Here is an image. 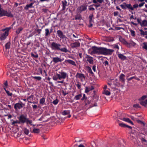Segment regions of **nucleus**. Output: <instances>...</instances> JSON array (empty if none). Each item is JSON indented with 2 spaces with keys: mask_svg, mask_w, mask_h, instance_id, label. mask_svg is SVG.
Wrapping results in <instances>:
<instances>
[{
  "mask_svg": "<svg viewBox=\"0 0 147 147\" xmlns=\"http://www.w3.org/2000/svg\"><path fill=\"white\" fill-rule=\"evenodd\" d=\"M97 49L94 51L97 53V54L100 55H111L114 52L113 49H107L106 48L96 47Z\"/></svg>",
  "mask_w": 147,
  "mask_h": 147,
  "instance_id": "1",
  "label": "nucleus"
},
{
  "mask_svg": "<svg viewBox=\"0 0 147 147\" xmlns=\"http://www.w3.org/2000/svg\"><path fill=\"white\" fill-rule=\"evenodd\" d=\"M61 45L54 42H52L51 44V47L52 50L56 51H60L61 52L67 53L69 51L65 47L61 48Z\"/></svg>",
  "mask_w": 147,
  "mask_h": 147,
  "instance_id": "2",
  "label": "nucleus"
},
{
  "mask_svg": "<svg viewBox=\"0 0 147 147\" xmlns=\"http://www.w3.org/2000/svg\"><path fill=\"white\" fill-rule=\"evenodd\" d=\"M6 16L8 17H13V14L11 13H8L7 11L2 9L0 11V16Z\"/></svg>",
  "mask_w": 147,
  "mask_h": 147,
  "instance_id": "3",
  "label": "nucleus"
},
{
  "mask_svg": "<svg viewBox=\"0 0 147 147\" xmlns=\"http://www.w3.org/2000/svg\"><path fill=\"white\" fill-rule=\"evenodd\" d=\"M59 74L56 73L57 76L59 78V80H61V79H65L67 77H68V75L67 74L64 72L61 71V72H59Z\"/></svg>",
  "mask_w": 147,
  "mask_h": 147,
  "instance_id": "4",
  "label": "nucleus"
},
{
  "mask_svg": "<svg viewBox=\"0 0 147 147\" xmlns=\"http://www.w3.org/2000/svg\"><path fill=\"white\" fill-rule=\"evenodd\" d=\"M18 119L20 123H26L27 118L26 116L22 114L20 115Z\"/></svg>",
  "mask_w": 147,
  "mask_h": 147,
  "instance_id": "5",
  "label": "nucleus"
},
{
  "mask_svg": "<svg viewBox=\"0 0 147 147\" xmlns=\"http://www.w3.org/2000/svg\"><path fill=\"white\" fill-rule=\"evenodd\" d=\"M57 34L59 37L63 39L65 38H67L63 34L62 31L61 30H57Z\"/></svg>",
  "mask_w": 147,
  "mask_h": 147,
  "instance_id": "6",
  "label": "nucleus"
},
{
  "mask_svg": "<svg viewBox=\"0 0 147 147\" xmlns=\"http://www.w3.org/2000/svg\"><path fill=\"white\" fill-rule=\"evenodd\" d=\"M25 105L23 104L22 102L21 103H17L15 104L14 107L15 109L16 110L18 109H20L21 108H22L23 106H24Z\"/></svg>",
  "mask_w": 147,
  "mask_h": 147,
  "instance_id": "7",
  "label": "nucleus"
},
{
  "mask_svg": "<svg viewBox=\"0 0 147 147\" xmlns=\"http://www.w3.org/2000/svg\"><path fill=\"white\" fill-rule=\"evenodd\" d=\"M62 61V59L58 57H53V58L52 61L55 63H57L59 62H61Z\"/></svg>",
  "mask_w": 147,
  "mask_h": 147,
  "instance_id": "8",
  "label": "nucleus"
},
{
  "mask_svg": "<svg viewBox=\"0 0 147 147\" xmlns=\"http://www.w3.org/2000/svg\"><path fill=\"white\" fill-rule=\"evenodd\" d=\"M8 35V31H6L1 36L0 39L1 40H4L6 38L7 36Z\"/></svg>",
  "mask_w": 147,
  "mask_h": 147,
  "instance_id": "9",
  "label": "nucleus"
},
{
  "mask_svg": "<svg viewBox=\"0 0 147 147\" xmlns=\"http://www.w3.org/2000/svg\"><path fill=\"white\" fill-rule=\"evenodd\" d=\"M86 9V7L84 5H81L78 7L77 10H79V11L80 12L82 11H85Z\"/></svg>",
  "mask_w": 147,
  "mask_h": 147,
  "instance_id": "10",
  "label": "nucleus"
},
{
  "mask_svg": "<svg viewBox=\"0 0 147 147\" xmlns=\"http://www.w3.org/2000/svg\"><path fill=\"white\" fill-rule=\"evenodd\" d=\"M80 46V43L79 42H76L71 44V47L72 48H76L79 47Z\"/></svg>",
  "mask_w": 147,
  "mask_h": 147,
  "instance_id": "11",
  "label": "nucleus"
},
{
  "mask_svg": "<svg viewBox=\"0 0 147 147\" xmlns=\"http://www.w3.org/2000/svg\"><path fill=\"white\" fill-rule=\"evenodd\" d=\"M117 56L119 59L123 61L126 59L127 58L125 56L123 55V54L121 53L118 54Z\"/></svg>",
  "mask_w": 147,
  "mask_h": 147,
  "instance_id": "12",
  "label": "nucleus"
},
{
  "mask_svg": "<svg viewBox=\"0 0 147 147\" xmlns=\"http://www.w3.org/2000/svg\"><path fill=\"white\" fill-rule=\"evenodd\" d=\"M119 40L121 42L124 44H126L127 45H129V43L127 42L124 38L120 36L119 37Z\"/></svg>",
  "mask_w": 147,
  "mask_h": 147,
  "instance_id": "13",
  "label": "nucleus"
},
{
  "mask_svg": "<svg viewBox=\"0 0 147 147\" xmlns=\"http://www.w3.org/2000/svg\"><path fill=\"white\" fill-rule=\"evenodd\" d=\"M94 89V87L93 86H91V87L88 88L87 87H86L85 88V92L87 93L89 92L90 91L93 90Z\"/></svg>",
  "mask_w": 147,
  "mask_h": 147,
  "instance_id": "14",
  "label": "nucleus"
},
{
  "mask_svg": "<svg viewBox=\"0 0 147 147\" xmlns=\"http://www.w3.org/2000/svg\"><path fill=\"white\" fill-rule=\"evenodd\" d=\"M63 8L62 9V10H64L65 9V7L67 6V1L64 0L62 1Z\"/></svg>",
  "mask_w": 147,
  "mask_h": 147,
  "instance_id": "15",
  "label": "nucleus"
},
{
  "mask_svg": "<svg viewBox=\"0 0 147 147\" xmlns=\"http://www.w3.org/2000/svg\"><path fill=\"white\" fill-rule=\"evenodd\" d=\"M121 120L125 121L129 123H131L132 125H134V123L130 119H129L128 118H125V117H124L122 119H121Z\"/></svg>",
  "mask_w": 147,
  "mask_h": 147,
  "instance_id": "16",
  "label": "nucleus"
},
{
  "mask_svg": "<svg viewBox=\"0 0 147 147\" xmlns=\"http://www.w3.org/2000/svg\"><path fill=\"white\" fill-rule=\"evenodd\" d=\"M33 5V3H31L30 4L27 5L24 7V9L25 10H27L29 8L34 7L32 5Z\"/></svg>",
  "mask_w": 147,
  "mask_h": 147,
  "instance_id": "17",
  "label": "nucleus"
},
{
  "mask_svg": "<svg viewBox=\"0 0 147 147\" xmlns=\"http://www.w3.org/2000/svg\"><path fill=\"white\" fill-rule=\"evenodd\" d=\"M123 4L125 5V6L126 8H127L131 10H133V8L131 6V4H126L125 3H123Z\"/></svg>",
  "mask_w": 147,
  "mask_h": 147,
  "instance_id": "18",
  "label": "nucleus"
},
{
  "mask_svg": "<svg viewBox=\"0 0 147 147\" xmlns=\"http://www.w3.org/2000/svg\"><path fill=\"white\" fill-rule=\"evenodd\" d=\"M65 62H67L71 64V65H74V66H76V64L75 63V62L71 60L70 59H68L67 60H66L65 61Z\"/></svg>",
  "mask_w": 147,
  "mask_h": 147,
  "instance_id": "19",
  "label": "nucleus"
},
{
  "mask_svg": "<svg viewBox=\"0 0 147 147\" xmlns=\"http://www.w3.org/2000/svg\"><path fill=\"white\" fill-rule=\"evenodd\" d=\"M140 26L142 27H145L147 26V21L146 20H144L141 22Z\"/></svg>",
  "mask_w": 147,
  "mask_h": 147,
  "instance_id": "20",
  "label": "nucleus"
},
{
  "mask_svg": "<svg viewBox=\"0 0 147 147\" xmlns=\"http://www.w3.org/2000/svg\"><path fill=\"white\" fill-rule=\"evenodd\" d=\"M92 51H91V54H97V53H96V51H95V50H96L97 49L96 47L95 46H93L92 47Z\"/></svg>",
  "mask_w": 147,
  "mask_h": 147,
  "instance_id": "21",
  "label": "nucleus"
},
{
  "mask_svg": "<svg viewBox=\"0 0 147 147\" xmlns=\"http://www.w3.org/2000/svg\"><path fill=\"white\" fill-rule=\"evenodd\" d=\"M82 19V17L80 14H78L75 16V19L76 20H80Z\"/></svg>",
  "mask_w": 147,
  "mask_h": 147,
  "instance_id": "22",
  "label": "nucleus"
},
{
  "mask_svg": "<svg viewBox=\"0 0 147 147\" xmlns=\"http://www.w3.org/2000/svg\"><path fill=\"white\" fill-rule=\"evenodd\" d=\"M140 34L141 35H147V31H144L142 29L140 30Z\"/></svg>",
  "mask_w": 147,
  "mask_h": 147,
  "instance_id": "23",
  "label": "nucleus"
},
{
  "mask_svg": "<svg viewBox=\"0 0 147 147\" xmlns=\"http://www.w3.org/2000/svg\"><path fill=\"white\" fill-rule=\"evenodd\" d=\"M86 67L88 70V72L89 73H90V74H93V73L90 67L89 66H87Z\"/></svg>",
  "mask_w": 147,
  "mask_h": 147,
  "instance_id": "24",
  "label": "nucleus"
},
{
  "mask_svg": "<svg viewBox=\"0 0 147 147\" xmlns=\"http://www.w3.org/2000/svg\"><path fill=\"white\" fill-rule=\"evenodd\" d=\"M125 76L123 74H121L119 77L120 79L123 82H124L125 81L124 77Z\"/></svg>",
  "mask_w": 147,
  "mask_h": 147,
  "instance_id": "25",
  "label": "nucleus"
},
{
  "mask_svg": "<svg viewBox=\"0 0 147 147\" xmlns=\"http://www.w3.org/2000/svg\"><path fill=\"white\" fill-rule=\"evenodd\" d=\"M93 18V15L92 14L91 15H90L89 16V23H92L93 22V20H92V18Z\"/></svg>",
  "mask_w": 147,
  "mask_h": 147,
  "instance_id": "26",
  "label": "nucleus"
},
{
  "mask_svg": "<svg viewBox=\"0 0 147 147\" xmlns=\"http://www.w3.org/2000/svg\"><path fill=\"white\" fill-rule=\"evenodd\" d=\"M10 44L11 43L9 42L7 43L5 45V49H9L10 47Z\"/></svg>",
  "mask_w": 147,
  "mask_h": 147,
  "instance_id": "27",
  "label": "nucleus"
},
{
  "mask_svg": "<svg viewBox=\"0 0 147 147\" xmlns=\"http://www.w3.org/2000/svg\"><path fill=\"white\" fill-rule=\"evenodd\" d=\"M70 112L69 111H64L61 113L62 115H68L69 114Z\"/></svg>",
  "mask_w": 147,
  "mask_h": 147,
  "instance_id": "28",
  "label": "nucleus"
},
{
  "mask_svg": "<svg viewBox=\"0 0 147 147\" xmlns=\"http://www.w3.org/2000/svg\"><path fill=\"white\" fill-rule=\"evenodd\" d=\"M82 96V94H79L76 96H75L74 98L76 100H79Z\"/></svg>",
  "mask_w": 147,
  "mask_h": 147,
  "instance_id": "29",
  "label": "nucleus"
},
{
  "mask_svg": "<svg viewBox=\"0 0 147 147\" xmlns=\"http://www.w3.org/2000/svg\"><path fill=\"white\" fill-rule=\"evenodd\" d=\"M40 132V129L38 128H34L33 130V132L35 133L38 134Z\"/></svg>",
  "mask_w": 147,
  "mask_h": 147,
  "instance_id": "30",
  "label": "nucleus"
},
{
  "mask_svg": "<svg viewBox=\"0 0 147 147\" xmlns=\"http://www.w3.org/2000/svg\"><path fill=\"white\" fill-rule=\"evenodd\" d=\"M16 123H20L19 120H17L15 121H13L11 125H15V124Z\"/></svg>",
  "mask_w": 147,
  "mask_h": 147,
  "instance_id": "31",
  "label": "nucleus"
},
{
  "mask_svg": "<svg viewBox=\"0 0 147 147\" xmlns=\"http://www.w3.org/2000/svg\"><path fill=\"white\" fill-rule=\"evenodd\" d=\"M24 133L26 135H28L29 132V131L26 128H24L23 130Z\"/></svg>",
  "mask_w": 147,
  "mask_h": 147,
  "instance_id": "32",
  "label": "nucleus"
},
{
  "mask_svg": "<svg viewBox=\"0 0 147 147\" xmlns=\"http://www.w3.org/2000/svg\"><path fill=\"white\" fill-rule=\"evenodd\" d=\"M27 120L26 122V123L27 124H30L31 125H32V121L31 120H30L28 118H27Z\"/></svg>",
  "mask_w": 147,
  "mask_h": 147,
  "instance_id": "33",
  "label": "nucleus"
},
{
  "mask_svg": "<svg viewBox=\"0 0 147 147\" xmlns=\"http://www.w3.org/2000/svg\"><path fill=\"white\" fill-rule=\"evenodd\" d=\"M46 31L45 33V36H47L48 35H49L50 34V32L49 30L47 28L45 30Z\"/></svg>",
  "mask_w": 147,
  "mask_h": 147,
  "instance_id": "34",
  "label": "nucleus"
},
{
  "mask_svg": "<svg viewBox=\"0 0 147 147\" xmlns=\"http://www.w3.org/2000/svg\"><path fill=\"white\" fill-rule=\"evenodd\" d=\"M45 102V98H42L41 99H40V104L43 105Z\"/></svg>",
  "mask_w": 147,
  "mask_h": 147,
  "instance_id": "35",
  "label": "nucleus"
},
{
  "mask_svg": "<svg viewBox=\"0 0 147 147\" xmlns=\"http://www.w3.org/2000/svg\"><path fill=\"white\" fill-rule=\"evenodd\" d=\"M86 61H88L90 64H93L94 61L92 59H87Z\"/></svg>",
  "mask_w": 147,
  "mask_h": 147,
  "instance_id": "36",
  "label": "nucleus"
},
{
  "mask_svg": "<svg viewBox=\"0 0 147 147\" xmlns=\"http://www.w3.org/2000/svg\"><path fill=\"white\" fill-rule=\"evenodd\" d=\"M98 96L96 95H94L93 96V99L94 100L95 102L97 101L98 100Z\"/></svg>",
  "mask_w": 147,
  "mask_h": 147,
  "instance_id": "37",
  "label": "nucleus"
},
{
  "mask_svg": "<svg viewBox=\"0 0 147 147\" xmlns=\"http://www.w3.org/2000/svg\"><path fill=\"white\" fill-rule=\"evenodd\" d=\"M23 30V28L22 27L18 28L16 30V32L18 34L21 31Z\"/></svg>",
  "mask_w": 147,
  "mask_h": 147,
  "instance_id": "38",
  "label": "nucleus"
},
{
  "mask_svg": "<svg viewBox=\"0 0 147 147\" xmlns=\"http://www.w3.org/2000/svg\"><path fill=\"white\" fill-rule=\"evenodd\" d=\"M110 92L108 91V90H104V92H103V94L107 95H109L110 94Z\"/></svg>",
  "mask_w": 147,
  "mask_h": 147,
  "instance_id": "39",
  "label": "nucleus"
},
{
  "mask_svg": "<svg viewBox=\"0 0 147 147\" xmlns=\"http://www.w3.org/2000/svg\"><path fill=\"white\" fill-rule=\"evenodd\" d=\"M33 98V95H31L30 96H29L27 98V100L28 102L30 103H32L31 100L30 99L31 98Z\"/></svg>",
  "mask_w": 147,
  "mask_h": 147,
  "instance_id": "40",
  "label": "nucleus"
},
{
  "mask_svg": "<svg viewBox=\"0 0 147 147\" xmlns=\"http://www.w3.org/2000/svg\"><path fill=\"white\" fill-rule=\"evenodd\" d=\"M136 121H137V123H138L143 125H145V123H144V122L142 121H140V120L136 119Z\"/></svg>",
  "mask_w": 147,
  "mask_h": 147,
  "instance_id": "41",
  "label": "nucleus"
},
{
  "mask_svg": "<svg viewBox=\"0 0 147 147\" xmlns=\"http://www.w3.org/2000/svg\"><path fill=\"white\" fill-rule=\"evenodd\" d=\"M130 31L131 32V34L132 36H135V32L132 30H130Z\"/></svg>",
  "mask_w": 147,
  "mask_h": 147,
  "instance_id": "42",
  "label": "nucleus"
},
{
  "mask_svg": "<svg viewBox=\"0 0 147 147\" xmlns=\"http://www.w3.org/2000/svg\"><path fill=\"white\" fill-rule=\"evenodd\" d=\"M77 75H79V78H85V77L84 74H77Z\"/></svg>",
  "mask_w": 147,
  "mask_h": 147,
  "instance_id": "43",
  "label": "nucleus"
},
{
  "mask_svg": "<svg viewBox=\"0 0 147 147\" xmlns=\"http://www.w3.org/2000/svg\"><path fill=\"white\" fill-rule=\"evenodd\" d=\"M4 89L5 91H6V93L8 95L10 96H11L12 95V93H10L9 91L8 90H6V89L5 88H4Z\"/></svg>",
  "mask_w": 147,
  "mask_h": 147,
  "instance_id": "44",
  "label": "nucleus"
},
{
  "mask_svg": "<svg viewBox=\"0 0 147 147\" xmlns=\"http://www.w3.org/2000/svg\"><path fill=\"white\" fill-rule=\"evenodd\" d=\"M144 46L143 48L144 49L147 50V42H144L143 43Z\"/></svg>",
  "mask_w": 147,
  "mask_h": 147,
  "instance_id": "45",
  "label": "nucleus"
},
{
  "mask_svg": "<svg viewBox=\"0 0 147 147\" xmlns=\"http://www.w3.org/2000/svg\"><path fill=\"white\" fill-rule=\"evenodd\" d=\"M33 77L34 79H35L36 80H37L38 81L40 80L41 79V77H39V76H38V77L34 76V77Z\"/></svg>",
  "mask_w": 147,
  "mask_h": 147,
  "instance_id": "46",
  "label": "nucleus"
},
{
  "mask_svg": "<svg viewBox=\"0 0 147 147\" xmlns=\"http://www.w3.org/2000/svg\"><path fill=\"white\" fill-rule=\"evenodd\" d=\"M58 100L57 99H56L55 100H54L52 102L54 104L56 105L58 103Z\"/></svg>",
  "mask_w": 147,
  "mask_h": 147,
  "instance_id": "47",
  "label": "nucleus"
},
{
  "mask_svg": "<svg viewBox=\"0 0 147 147\" xmlns=\"http://www.w3.org/2000/svg\"><path fill=\"white\" fill-rule=\"evenodd\" d=\"M133 107L136 108H140V106L139 104H136L134 105H133Z\"/></svg>",
  "mask_w": 147,
  "mask_h": 147,
  "instance_id": "48",
  "label": "nucleus"
},
{
  "mask_svg": "<svg viewBox=\"0 0 147 147\" xmlns=\"http://www.w3.org/2000/svg\"><path fill=\"white\" fill-rule=\"evenodd\" d=\"M147 96L146 95H144L143 96H142L139 99V100H144L145 99V98H147Z\"/></svg>",
  "mask_w": 147,
  "mask_h": 147,
  "instance_id": "49",
  "label": "nucleus"
},
{
  "mask_svg": "<svg viewBox=\"0 0 147 147\" xmlns=\"http://www.w3.org/2000/svg\"><path fill=\"white\" fill-rule=\"evenodd\" d=\"M31 56L35 58H37L38 56V55L37 54H36V55H34L33 53H31Z\"/></svg>",
  "mask_w": 147,
  "mask_h": 147,
  "instance_id": "50",
  "label": "nucleus"
},
{
  "mask_svg": "<svg viewBox=\"0 0 147 147\" xmlns=\"http://www.w3.org/2000/svg\"><path fill=\"white\" fill-rule=\"evenodd\" d=\"M140 103L141 105H142L143 106H145V105H146L145 101H141L140 102Z\"/></svg>",
  "mask_w": 147,
  "mask_h": 147,
  "instance_id": "51",
  "label": "nucleus"
},
{
  "mask_svg": "<svg viewBox=\"0 0 147 147\" xmlns=\"http://www.w3.org/2000/svg\"><path fill=\"white\" fill-rule=\"evenodd\" d=\"M119 125L122 127H125L126 125L123 123H119Z\"/></svg>",
  "mask_w": 147,
  "mask_h": 147,
  "instance_id": "52",
  "label": "nucleus"
},
{
  "mask_svg": "<svg viewBox=\"0 0 147 147\" xmlns=\"http://www.w3.org/2000/svg\"><path fill=\"white\" fill-rule=\"evenodd\" d=\"M85 58L86 59H92L93 58L92 57L90 56V55H86V56L85 57Z\"/></svg>",
  "mask_w": 147,
  "mask_h": 147,
  "instance_id": "53",
  "label": "nucleus"
},
{
  "mask_svg": "<svg viewBox=\"0 0 147 147\" xmlns=\"http://www.w3.org/2000/svg\"><path fill=\"white\" fill-rule=\"evenodd\" d=\"M4 102V100L2 98H0V104H1L2 103Z\"/></svg>",
  "mask_w": 147,
  "mask_h": 147,
  "instance_id": "54",
  "label": "nucleus"
},
{
  "mask_svg": "<svg viewBox=\"0 0 147 147\" xmlns=\"http://www.w3.org/2000/svg\"><path fill=\"white\" fill-rule=\"evenodd\" d=\"M53 79L54 80H57L58 79H59V78L57 76V77L56 76H53Z\"/></svg>",
  "mask_w": 147,
  "mask_h": 147,
  "instance_id": "55",
  "label": "nucleus"
},
{
  "mask_svg": "<svg viewBox=\"0 0 147 147\" xmlns=\"http://www.w3.org/2000/svg\"><path fill=\"white\" fill-rule=\"evenodd\" d=\"M87 98L86 97V95L85 94H84L82 98H81V100H83L85 99H86Z\"/></svg>",
  "mask_w": 147,
  "mask_h": 147,
  "instance_id": "56",
  "label": "nucleus"
},
{
  "mask_svg": "<svg viewBox=\"0 0 147 147\" xmlns=\"http://www.w3.org/2000/svg\"><path fill=\"white\" fill-rule=\"evenodd\" d=\"M92 146L93 147H95L96 146V144L94 142H93L91 143Z\"/></svg>",
  "mask_w": 147,
  "mask_h": 147,
  "instance_id": "57",
  "label": "nucleus"
},
{
  "mask_svg": "<svg viewBox=\"0 0 147 147\" xmlns=\"http://www.w3.org/2000/svg\"><path fill=\"white\" fill-rule=\"evenodd\" d=\"M115 30H119L121 29H124V28H121V27H115Z\"/></svg>",
  "mask_w": 147,
  "mask_h": 147,
  "instance_id": "58",
  "label": "nucleus"
},
{
  "mask_svg": "<svg viewBox=\"0 0 147 147\" xmlns=\"http://www.w3.org/2000/svg\"><path fill=\"white\" fill-rule=\"evenodd\" d=\"M115 116H113V117L115 118H116L117 117V116H116V115H117V116H119L118 115L117 112L116 111H115Z\"/></svg>",
  "mask_w": 147,
  "mask_h": 147,
  "instance_id": "59",
  "label": "nucleus"
},
{
  "mask_svg": "<svg viewBox=\"0 0 147 147\" xmlns=\"http://www.w3.org/2000/svg\"><path fill=\"white\" fill-rule=\"evenodd\" d=\"M90 103V101L88 100H86L85 101V105H86L88 104H89Z\"/></svg>",
  "mask_w": 147,
  "mask_h": 147,
  "instance_id": "60",
  "label": "nucleus"
},
{
  "mask_svg": "<svg viewBox=\"0 0 147 147\" xmlns=\"http://www.w3.org/2000/svg\"><path fill=\"white\" fill-rule=\"evenodd\" d=\"M129 44H130L131 45L134 46L136 45V43L135 42L132 41L130 43H129Z\"/></svg>",
  "mask_w": 147,
  "mask_h": 147,
  "instance_id": "61",
  "label": "nucleus"
},
{
  "mask_svg": "<svg viewBox=\"0 0 147 147\" xmlns=\"http://www.w3.org/2000/svg\"><path fill=\"white\" fill-rule=\"evenodd\" d=\"M121 7L123 9H126V7L125 6V5H124L123 4H121L120 5Z\"/></svg>",
  "mask_w": 147,
  "mask_h": 147,
  "instance_id": "62",
  "label": "nucleus"
},
{
  "mask_svg": "<svg viewBox=\"0 0 147 147\" xmlns=\"http://www.w3.org/2000/svg\"><path fill=\"white\" fill-rule=\"evenodd\" d=\"M103 63L105 64V66H106V65H108L109 63L107 61H105L104 62H103Z\"/></svg>",
  "mask_w": 147,
  "mask_h": 147,
  "instance_id": "63",
  "label": "nucleus"
},
{
  "mask_svg": "<svg viewBox=\"0 0 147 147\" xmlns=\"http://www.w3.org/2000/svg\"><path fill=\"white\" fill-rule=\"evenodd\" d=\"M138 7V5L137 4H134L133 5V9H134V8H137Z\"/></svg>",
  "mask_w": 147,
  "mask_h": 147,
  "instance_id": "64",
  "label": "nucleus"
}]
</instances>
